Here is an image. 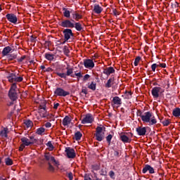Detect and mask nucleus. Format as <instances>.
<instances>
[{
  "instance_id": "obj_4",
  "label": "nucleus",
  "mask_w": 180,
  "mask_h": 180,
  "mask_svg": "<svg viewBox=\"0 0 180 180\" xmlns=\"http://www.w3.org/2000/svg\"><path fill=\"white\" fill-rule=\"evenodd\" d=\"M54 95L56 96H63V97H65V96L70 95V92L65 91L61 87H58L54 91Z\"/></svg>"
},
{
  "instance_id": "obj_6",
  "label": "nucleus",
  "mask_w": 180,
  "mask_h": 180,
  "mask_svg": "<svg viewBox=\"0 0 180 180\" xmlns=\"http://www.w3.org/2000/svg\"><path fill=\"white\" fill-rule=\"evenodd\" d=\"M83 65L85 68H88L89 70H92L95 67V63H94L92 59H84Z\"/></svg>"
},
{
  "instance_id": "obj_56",
  "label": "nucleus",
  "mask_w": 180,
  "mask_h": 180,
  "mask_svg": "<svg viewBox=\"0 0 180 180\" xmlns=\"http://www.w3.org/2000/svg\"><path fill=\"white\" fill-rule=\"evenodd\" d=\"M25 147L27 146L22 143L19 147V151H22L23 150H25Z\"/></svg>"
},
{
  "instance_id": "obj_50",
  "label": "nucleus",
  "mask_w": 180,
  "mask_h": 180,
  "mask_svg": "<svg viewBox=\"0 0 180 180\" xmlns=\"http://www.w3.org/2000/svg\"><path fill=\"white\" fill-rule=\"evenodd\" d=\"M48 165H49V168L48 169L51 172H54V167L51 165V163L48 162Z\"/></svg>"
},
{
  "instance_id": "obj_29",
  "label": "nucleus",
  "mask_w": 180,
  "mask_h": 180,
  "mask_svg": "<svg viewBox=\"0 0 180 180\" xmlns=\"http://www.w3.org/2000/svg\"><path fill=\"white\" fill-rule=\"evenodd\" d=\"M46 131V129L44 127H39L36 130V134L39 136H43V133Z\"/></svg>"
},
{
  "instance_id": "obj_61",
  "label": "nucleus",
  "mask_w": 180,
  "mask_h": 180,
  "mask_svg": "<svg viewBox=\"0 0 180 180\" xmlns=\"http://www.w3.org/2000/svg\"><path fill=\"white\" fill-rule=\"evenodd\" d=\"M158 65V67H161V68H167V64H165V63H159Z\"/></svg>"
},
{
  "instance_id": "obj_25",
  "label": "nucleus",
  "mask_w": 180,
  "mask_h": 180,
  "mask_svg": "<svg viewBox=\"0 0 180 180\" xmlns=\"http://www.w3.org/2000/svg\"><path fill=\"white\" fill-rule=\"evenodd\" d=\"M71 123V118L68 116H65L63 120V124L64 126H68Z\"/></svg>"
},
{
  "instance_id": "obj_55",
  "label": "nucleus",
  "mask_w": 180,
  "mask_h": 180,
  "mask_svg": "<svg viewBox=\"0 0 180 180\" xmlns=\"http://www.w3.org/2000/svg\"><path fill=\"white\" fill-rule=\"evenodd\" d=\"M47 147H49V148H51L52 150L54 148V146H53V143L51 141H48L46 143Z\"/></svg>"
},
{
  "instance_id": "obj_43",
  "label": "nucleus",
  "mask_w": 180,
  "mask_h": 180,
  "mask_svg": "<svg viewBox=\"0 0 180 180\" xmlns=\"http://www.w3.org/2000/svg\"><path fill=\"white\" fill-rule=\"evenodd\" d=\"M23 81V77L22 76H18L15 75V82H22Z\"/></svg>"
},
{
  "instance_id": "obj_34",
  "label": "nucleus",
  "mask_w": 180,
  "mask_h": 180,
  "mask_svg": "<svg viewBox=\"0 0 180 180\" xmlns=\"http://www.w3.org/2000/svg\"><path fill=\"white\" fill-rule=\"evenodd\" d=\"M81 137H82V134L80 131H77L75 134V139L76 141H79V140H81Z\"/></svg>"
},
{
  "instance_id": "obj_54",
  "label": "nucleus",
  "mask_w": 180,
  "mask_h": 180,
  "mask_svg": "<svg viewBox=\"0 0 180 180\" xmlns=\"http://www.w3.org/2000/svg\"><path fill=\"white\" fill-rule=\"evenodd\" d=\"M109 175L111 179H115V172H113L112 170L110 171Z\"/></svg>"
},
{
  "instance_id": "obj_18",
  "label": "nucleus",
  "mask_w": 180,
  "mask_h": 180,
  "mask_svg": "<svg viewBox=\"0 0 180 180\" xmlns=\"http://www.w3.org/2000/svg\"><path fill=\"white\" fill-rule=\"evenodd\" d=\"M120 137L122 143H130V141H131V139H129V137L126 136L124 134H121L120 135Z\"/></svg>"
},
{
  "instance_id": "obj_9",
  "label": "nucleus",
  "mask_w": 180,
  "mask_h": 180,
  "mask_svg": "<svg viewBox=\"0 0 180 180\" xmlns=\"http://www.w3.org/2000/svg\"><path fill=\"white\" fill-rule=\"evenodd\" d=\"M142 172L143 174H147V172H148L150 175H153V174H155V169L150 165H145L142 169Z\"/></svg>"
},
{
  "instance_id": "obj_31",
  "label": "nucleus",
  "mask_w": 180,
  "mask_h": 180,
  "mask_svg": "<svg viewBox=\"0 0 180 180\" xmlns=\"http://www.w3.org/2000/svg\"><path fill=\"white\" fill-rule=\"evenodd\" d=\"M4 162L6 165H8V166L13 165V160H12L11 158H6L4 159Z\"/></svg>"
},
{
  "instance_id": "obj_19",
  "label": "nucleus",
  "mask_w": 180,
  "mask_h": 180,
  "mask_svg": "<svg viewBox=\"0 0 180 180\" xmlns=\"http://www.w3.org/2000/svg\"><path fill=\"white\" fill-rule=\"evenodd\" d=\"M93 11L95 13H97V15H99L100 13H102V11H103V8H102L101 6H99V4H94Z\"/></svg>"
},
{
  "instance_id": "obj_52",
  "label": "nucleus",
  "mask_w": 180,
  "mask_h": 180,
  "mask_svg": "<svg viewBox=\"0 0 180 180\" xmlns=\"http://www.w3.org/2000/svg\"><path fill=\"white\" fill-rule=\"evenodd\" d=\"M44 44L46 48L50 47V46H51V41H45Z\"/></svg>"
},
{
  "instance_id": "obj_7",
  "label": "nucleus",
  "mask_w": 180,
  "mask_h": 180,
  "mask_svg": "<svg viewBox=\"0 0 180 180\" xmlns=\"http://www.w3.org/2000/svg\"><path fill=\"white\" fill-rule=\"evenodd\" d=\"M6 18L8 22L13 23V25H16L18 23V17L14 13H8L6 14Z\"/></svg>"
},
{
  "instance_id": "obj_17",
  "label": "nucleus",
  "mask_w": 180,
  "mask_h": 180,
  "mask_svg": "<svg viewBox=\"0 0 180 180\" xmlns=\"http://www.w3.org/2000/svg\"><path fill=\"white\" fill-rule=\"evenodd\" d=\"M112 102V106H113V105L120 106V105H122V98H120L119 96H115L113 97Z\"/></svg>"
},
{
  "instance_id": "obj_22",
  "label": "nucleus",
  "mask_w": 180,
  "mask_h": 180,
  "mask_svg": "<svg viewBox=\"0 0 180 180\" xmlns=\"http://www.w3.org/2000/svg\"><path fill=\"white\" fill-rule=\"evenodd\" d=\"M9 82L15 83L16 81V73H11L8 77H7Z\"/></svg>"
},
{
  "instance_id": "obj_38",
  "label": "nucleus",
  "mask_w": 180,
  "mask_h": 180,
  "mask_svg": "<svg viewBox=\"0 0 180 180\" xmlns=\"http://www.w3.org/2000/svg\"><path fill=\"white\" fill-rule=\"evenodd\" d=\"M63 53H64L65 56L68 57V56L70 54V49H68V47L67 46H65L63 47Z\"/></svg>"
},
{
  "instance_id": "obj_12",
  "label": "nucleus",
  "mask_w": 180,
  "mask_h": 180,
  "mask_svg": "<svg viewBox=\"0 0 180 180\" xmlns=\"http://www.w3.org/2000/svg\"><path fill=\"white\" fill-rule=\"evenodd\" d=\"M161 87H153L151 91L152 96L153 98H157L160 97V91H161Z\"/></svg>"
},
{
  "instance_id": "obj_16",
  "label": "nucleus",
  "mask_w": 180,
  "mask_h": 180,
  "mask_svg": "<svg viewBox=\"0 0 180 180\" xmlns=\"http://www.w3.org/2000/svg\"><path fill=\"white\" fill-rule=\"evenodd\" d=\"M8 96H9L10 99L11 101H13V102H15V101H16V99H18V93H16V91H12L11 90H9Z\"/></svg>"
},
{
  "instance_id": "obj_58",
  "label": "nucleus",
  "mask_w": 180,
  "mask_h": 180,
  "mask_svg": "<svg viewBox=\"0 0 180 180\" xmlns=\"http://www.w3.org/2000/svg\"><path fill=\"white\" fill-rule=\"evenodd\" d=\"M93 178H94L93 180H102V179L98 178V174L95 172H94Z\"/></svg>"
},
{
  "instance_id": "obj_51",
  "label": "nucleus",
  "mask_w": 180,
  "mask_h": 180,
  "mask_svg": "<svg viewBox=\"0 0 180 180\" xmlns=\"http://www.w3.org/2000/svg\"><path fill=\"white\" fill-rule=\"evenodd\" d=\"M91 167L94 171H99V169H101V167L98 165H94L91 166Z\"/></svg>"
},
{
  "instance_id": "obj_1",
  "label": "nucleus",
  "mask_w": 180,
  "mask_h": 180,
  "mask_svg": "<svg viewBox=\"0 0 180 180\" xmlns=\"http://www.w3.org/2000/svg\"><path fill=\"white\" fill-rule=\"evenodd\" d=\"M141 120L143 123H149V126L157 124V119H155V117H153V112L150 111L143 113Z\"/></svg>"
},
{
  "instance_id": "obj_30",
  "label": "nucleus",
  "mask_w": 180,
  "mask_h": 180,
  "mask_svg": "<svg viewBox=\"0 0 180 180\" xmlns=\"http://www.w3.org/2000/svg\"><path fill=\"white\" fill-rule=\"evenodd\" d=\"M74 27L77 30V32H81L83 29L80 22H74Z\"/></svg>"
},
{
  "instance_id": "obj_44",
  "label": "nucleus",
  "mask_w": 180,
  "mask_h": 180,
  "mask_svg": "<svg viewBox=\"0 0 180 180\" xmlns=\"http://www.w3.org/2000/svg\"><path fill=\"white\" fill-rule=\"evenodd\" d=\"M56 75H58V77H60V78H63L64 79L67 78L66 73L56 72Z\"/></svg>"
},
{
  "instance_id": "obj_23",
  "label": "nucleus",
  "mask_w": 180,
  "mask_h": 180,
  "mask_svg": "<svg viewBox=\"0 0 180 180\" xmlns=\"http://www.w3.org/2000/svg\"><path fill=\"white\" fill-rule=\"evenodd\" d=\"M63 15L65 18H67V19H70L71 18V11H68V8H63Z\"/></svg>"
},
{
  "instance_id": "obj_36",
  "label": "nucleus",
  "mask_w": 180,
  "mask_h": 180,
  "mask_svg": "<svg viewBox=\"0 0 180 180\" xmlns=\"http://www.w3.org/2000/svg\"><path fill=\"white\" fill-rule=\"evenodd\" d=\"M8 60H10V61H12V60H15L18 58V55L15 53L9 54L7 56Z\"/></svg>"
},
{
  "instance_id": "obj_53",
  "label": "nucleus",
  "mask_w": 180,
  "mask_h": 180,
  "mask_svg": "<svg viewBox=\"0 0 180 180\" xmlns=\"http://www.w3.org/2000/svg\"><path fill=\"white\" fill-rule=\"evenodd\" d=\"M143 115L144 114H143V112H141V110H138V111L136 112V116H139L141 119H142Z\"/></svg>"
},
{
  "instance_id": "obj_15",
  "label": "nucleus",
  "mask_w": 180,
  "mask_h": 180,
  "mask_svg": "<svg viewBox=\"0 0 180 180\" xmlns=\"http://www.w3.org/2000/svg\"><path fill=\"white\" fill-rule=\"evenodd\" d=\"M12 52V49L11 46H6L4 48L1 54L3 57H6V56L8 57L9 56V53Z\"/></svg>"
},
{
  "instance_id": "obj_62",
  "label": "nucleus",
  "mask_w": 180,
  "mask_h": 180,
  "mask_svg": "<svg viewBox=\"0 0 180 180\" xmlns=\"http://www.w3.org/2000/svg\"><path fill=\"white\" fill-rule=\"evenodd\" d=\"M59 106H60V103H54V104H53V109H58Z\"/></svg>"
},
{
  "instance_id": "obj_57",
  "label": "nucleus",
  "mask_w": 180,
  "mask_h": 180,
  "mask_svg": "<svg viewBox=\"0 0 180 180\" xmlns=\"http://www.w3.org/2000/svg\"><path fill=\"white\" fill-rule=\"evenodd\" d=\"M53 68L49 67L44 70V72H52Z\"/></svg>"
},
{
  "instance_id": "obj_47",
  "label": "nucleus",
  "mask_w": 180,
  "mask_h": 180,
  "mask_svg": "<svg viewBox=\"0 0 180 180\" xmlns=\"http://www.w3.org/2000/svg\"><path fill=\"white\" fill-rule=\"evenodd\" d=\"M158 64L157 63H153L152 65H151V70L153 72H155V70H157V68H158Z\"/></svg>"
},
{
  "instance_id": "obj_64",
  "label": "nucleus",
  "mask_w": 180,
  "mask_h": 180,
  "mask_svg": "<svg viewBox=\"0 0 180 180\" xmlns=\"http://www.w3.org/2000/svg\"><path fill=\"white\" fill-rule=\"evenodd\" d=\"M45 127H46L47 129L51 127V124L50 122H46L45 124Z\"/></svg>"
},
{
  "instance_id": "obj_33",
  "label": "nucleus",
  "mask_w": 180,
  "mask_h": 180,
  "mask_svg": "<svg viewBox=\"0 0 180 180\" xmlns=\"http://www.w3.org/2000/svg\"><path fill=\"white\" fill-rule=\"evenodd\" d=\"M44 158L46 160V161H54V157L51 156V155H50L49 153H46L44 155Z\"/></svg>"
},
{
  "instance_id": "obj_27",
  "label": "nucleus",
  "mask_w": 180,
  "mask_h": 180,
  "mask_svg": "<svg viewBox=\"0 0 180 180\" xmlns=\"http://www.w3.org/2000/svg\"><path fill=\"white\" fill-rule=\"evenodd\" d=\"M28 139H30V146H33V144H36L37 143V141H39V140L33 136H29Z\"/></svg>"
},
{
  "instance_id": "obj_14",
  "label": "nucleus",
  "mask_w": 180,
  "mask_h": 180,
  "mask_svg": "<svg viewBox=\"0 0 180 180\" xmlns=\"http://www.w3.org/2000/svg\"><path fill=\"white\" fill-rule=\"evenodd\" d=\"M115 68H113V67H108L106 68H104L103 70V74H105V75H107V77H109V75H110V74H115Z\"/></svg>"
},
{
  "instance_id": "obj_11",
  "label": "nucleus",
  "mask_w": 180,
  "mask_h": 180,
  "mask_svg": "<svg viewBox=\"0 0 180 180\" xmlns=\"http://www.w3.org/2000/svg\"><path fill=\"white\" fill-rule=\"evenodd\" d=\"M94 122V117L91 114H86L85 117L82 120V124H86L88 123H92Z\"/></svg>"
},
{
  "instance_id": "obj_2",
  "label": "nucleus",
  "mask_w": 180,
  "mask_h": 180,
  "mask_svg": "<svg viewBox=\"0 0 180 180\" xmlns=\"http://www.w3.org/2000/svg\"><path fill=\"white\" fill-rule=\"evenodd\" d=\"M105 127H97L96 129V133L94 134L96 140L97 141H102L105 139Z\"/></svg>"
},
{
  "instance_id": "obj_21",
  "label": "nucleus",
  "mask_w": 180,
  "mask_h": 180,
  "mask_svg": "<svg viewBox=\"0 0 180 180\" xmlns=\"http://www.w3.org/2000/svg\"><path fill=\"white\" fill-rule=\"evenodd\" d=\"M114 84H115V77H111L107 81V83L105 84V86L106 88H112V85H113Z\"/></svg>"
},
{
  "instance_id": "obj_10",
  "label": "nucleus",
  "mask_w": 180,
  "mask_h": 180,
  "mask_svg": "<svg viewBox=\"0 0 180 180\" xmlns=\"http://www.w3.org/2000/svg\"><path fill=\"white\" fill-rule=\"evenodd\" d=\"M147 129H150L148 127H138L136 129V131L138 136H146L147 133Z\"/></svg>"
},
{
  "instance_id": "obj_5",
  "label": "nucleus",
  "mask_w": 180,
  "mask_h": 180,
  "mask_svg": "<svg viewBox=\"0 0 180 180\" xmlns=\"http://www.w3.org/2000/svg\"><path fill=\"white\" fill-rule=\"evenodd\" d=\"M64 34V39L65 41H68L71 39V37H74V34L72 33V30L70 28H66L63 31Z\"/></svg>"
},
{
  "instance_id": "obj_26",
  "label": "nucleus",
  "mask_w": 180,
  "mask_h": 180,
  "mask_svg": "<svg viewBox=\"0 0 180 180\" xmlns=\"http://www.w3.org/2000/svg\"><path fill=\"white\" fill-rule=\"evenodd\" d=\"M0 136L1 137H8V128H4L0 131Z\"/></svg>"
},
{
  "instance_id": "obj_45",
  "label": "nucleus",
  "mask_w": 180,
  "mask_h": 180,
  "mask_svg": "<svg viewBox=\"0 0 180 180\" xmlns=\"http://www.w3.org/2000/svg\"><path fill=\"white\" fill-rule=\"evenodd\" d=\"M112 139H113V136L112 134H109L106 136V141L108 143V144H110Z\"/></svg>"
},
{
  "instance_id": "obj_37",
  "label": "nucleus",
  "mask_w": 180,
  "mask_h": 180,
  "mask_svg": "<svg viewBox=\"0 0 180 180\" xmlns=\"http://www.w3.org/2000/svg\"><path fill=\"white\" fill-rule=\"evenodd\" d=\"M67 72H66V77H70L74 72V69L69 68L68 67L66 68Z\"/></svg>"
},
{
  "instance_id": "obj_48",
  "label": "nucleus",
  "mask_w": 180,
  "mask_h": 180,
  "mask_svg": "<svg viewBox=\"0 0 180 180\" xmlns=\"http://www.w3.org/2000/svg\"><path fill=\"white\" fill-rule=\"evenodd\" d=\"M161 123L163 124V126L167 127V126H169V123L171 122H169V120L165 119L164 121L161 122Z\"/></svg>"
},
{
  "instance_id": "obj_49",
  "label": "nucleus",
  "mask_w": 180,
  "mask_h": 180,
  "mask_svg": "<svg viewBox=\"0 0 180 180\" xmlns=\"http://www.w3.org/2000/svg\"><path fill=\"white\" fill-rule=\"evenodd\" d=\"M125 95H126L125 99H130L132 95L131 91H125Z\"/></svg>"
},
{
  "instance_id": "obj_20",
  "label": "nucleus",
  "mask_w": 180,
  "mask_h": 180,
  "mask_svg": "<svg viewBox=\"0 0 180 180\" xmlns=\"http://www.w3.org/2000/svg\"><path fill=\"white\" fill-rule=\"evenodd\" d=\"M72 19L73 20H79V19H82V15H79V13H78L77 11H73V13H72Z\"/></svg>"
},
{
  "instance_id": "obj_59",
  "label": "nucleus",
  "mask_w": 180,
  "mask_h": 180,
  "mask_svg": "<svg viewBox=\"0 0 180 180\" xmlns=\"http://www.w3.org/2000/svg\"><path fill=\"white\" fill-rule=\"evenodd\" d=\"M112 13L114 16H117L119 15V12H117V10H116V8H112Z\"/></svg>"
},
{
  "instance_id": "obj_40",
  "label": "nucleus",
  "mask_w": 180,
  "mask_h": 180,
  "mask_svg": "<svg viewBox=\"0 0 180 180\" xmlns=\"http://www.w3.org/2000/svg\"><path fill=\"white\" fill-rule=\"evenodd\" d=\"M141 60V57L136 56V58H135V60L134 62L135 67H137V65H139V63H140Z\"/></svg>"
},
{
  "instance_id": "obj_41",
  "label": "nucleus",
  "mask_w": 180,
  "mask_h": 180,
  "mask_svg": "<svg viewBox=\"0 0 180 180\" xmlns=\"http://www.w3.org/2000/svg\"><path fill=\"white\" fill-rule=\"evenodd\" d=\"M100 175H101V176H106V175H108V171H106V169H101L100 171Z\"/></svg>"
},
{
  "instance_id": "obj_39",
  "label": "nucleus",
  "mask_w": 180,
  "mask_h": 180,
  "mask_svg": "<svg viewBox=\"0 0 180 180\" xmlns=\"http://www.w3.org/2000/svg\"><path fill=\"white\" fill-rule=\"evenodd\" d=\"M24 124L25 126H27V127H32V126H33V122L30 120H26Z\"/></svg>"
},
{
  "instance_id": "obj_28",
  "label": "nucleus",
  "mask_w": 180,
  "mask_h": 180,
  "mask_svg": "<svg viewBox=\"0 0 180 180\" xmlns=\"http://www.w3.org/2000/svg\"><path fill=\"white\" fill-rule=\"evenodd\" d=\"M172 115H173V116H174V117H179V116H180V108H174L173 110Z\"/></svg>"
},
{
  "instance_id": "obj_3",
  "label": "nucleus",
  "mask_w": 180,
  "mask_h": 180,
  "mask_svg": "<svg viewBox=\"0 0 180 180\" xmlns=\"http://www.w3.org/2000/svg\"><path fill=\"white\" fill-rule=\"evenodd\" d=\"M74 23H75V20H72V18L70 20H64L61 22L60 26L66 29H72L74 28Z\"/></svg>"
},
{
  "instance_id": "obj_60",
  "label": "nucleus",
  "mask_w": 180,
  "mask_h": 180,
  "mask_svg": "<svg viewBox=\"0 0 180 180\" xmlns=\"http://www.w3.org/2000/svg\"><path fill=\"white\" fill-rule=\"evenodd\" d=\"M89 78H91V76L86 74L84 76L83 81H87V79H89Z\"/></svg>"
},
{
  "instance_id": "obj_24",
  "label": "nucleus",
  "mask_w": 180,
  "mask_h": 180,
  "mask_svg": "<svg viewBox=\"0 0 180 180\" xmlns=\"http://www.w3.org/2000/svg\"><path fill=\"white\" fill-rule=\"evenodd\" d=\"M20 141L23 143L27 147H29V146H30V140L28 138L23 136L20 139Z\"/></svg>"
},
{
  "instance_id": "obj_32",
  "label": "nucleus",
  "mask_w": 180,
  "mask_h": 180,
  "mask_svg": "<svg viewBox=\"0 0 180 180\" xmlns=\"http://www.w3.org/2000/svg\"><path fill=\"white\" fill-rule=\"evenodd\" d=\"M45 58L48 60V61H53L54 60V54L51 53H45Z\"/></svg>"
},
{
  "instance_id": "obj_42",
  "label": "nucleus",
  "mask_w": 180,
  "mask_h": 180,
  "mask_svg": "<svg viewBox=\"0 0 180 180\" xmlns=\"http://www.w3.org/2000/svg\"><path fill=\"white\" fill-rule=\"evenodd\" d=\"M16 89H18V86L16 85V83H13L9 91H16Z\"/></svg>"
},
{
  "instance_id": "obj_13",
  "label": "nucleus",
  "mask_w": 180,
  "mask_h": 180,
  "mask_svg": "<svg viewBox=\"0 0 180 180\" xmlns=\"http://www.w3.org/2000/svg\"><path fill=\"white\" fill-rule=\"evenodd\" d=\"M47 108V106H46V101H44L40 105H39V113L40 116H41V117H46L47 114L46 113H41V112H43V110H44V112H46V108Z\"/></svg>"
},
{
  "instance_id": "obj_46",
  "label": "nucleus",
  "mask_w": 180,
  "mask_h": 180,
  "mask_svg": "<svg viewBox=\"0 0 180 180\" xmlns=\"http://www.w3.org/2000/svg\"><path fill=\"white\" fill-rule=\"evenodd\" d=\"M27 57V56L26 55H24V56H21L20 58H18L17 59L18 63H22L23 60H26Z\"/></svg>"
},
{
  "instance_id": "obj_8",
  "label": "nucleus",
  "mask_w": 180,
  "mask_h": 180,
  "mask_svg": "<svg viewBox=\"0 0 180 180\" xmlns=\"http://www.w3.org/2000/svg\"><path fill=\"white\" fill-rule=\"evenodd\" d=\"M65 152L67 154L68 158H75L76 154H75V150L74 148L70 147L65 148Z\"/></svg>"
},
{
  "instance_id": "obj_63",
  "label": "nucleus",
  "mask_w": 180,
  "mask_h": 180,
  "mask_svg": "<svg viewBox=\"0 0 180 180\" xmlns=\"http://www.w3.org/2000/svg\"><path fill=\"white\" fill-rule=\"evenodd\" d=\"M68 178L70 180H72L74 179V176H72V174L71 172H70L68 175Z\"/></svg>"
},
{
  "instance_id": "obj_35",
  "label": "nucleus",
  "mask_w": 180,
  "mask_h": 180,
  "mask_svg": "<svg viewBox=\"0 0 180 180\" xmlns=\"http://www.w3.org/2000/svg\"><path fill=\"white\" fill-rule=\"evenodd\" d=\"M89 89H91V91H96V83L92 82L89 86Z\"/></svg>"
}]
</instances>
